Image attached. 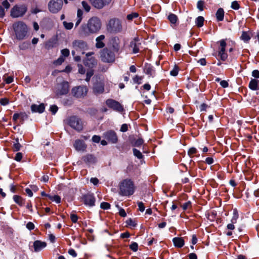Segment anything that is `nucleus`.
Segmentation results:
<instances>
[{"instance_id":"nucleus-1","label":"nucleus","mask_w":259,"mask_h":259,"mask_svg":"<svg viewBox=\"0 0 259 259\" xmlns=\"http://www.w3.org/2000/svg\"><path fill=\"white\" fill-rule=\"evenodd\" d=\"M102 27V22L99 18L96 16L91 18L87 24L81 25L79 34L82 37H87L91 34L98 33Z\"/></svg>"},{"instance_id":"nucleus-2","label":"nucleus","mask_w":259,"mask_h":259,"mask_svg":"<svg viewBox=\"0 0 259 259\" xmlns=\"http://www.w3.org/2000/svg\"><path fill=\"white\" fill-rule=\"evenodd\" d=\"M136 188L134 181L131 179L126 178L119 183V194L122 196H130L134 194Z\"/></svg>"},{"instance_id":"nucleus-3","label":"nucleus","mask_w":259,"mask_h":259,"mask_svg":"<svg viewBox=\"0 0 259 259\" xmlns=\"http://www.w3.org/2000/svg\"><path fill=\"white\" fill-rule=\"evenodd\" d=\"M12 28L17 39L21 40L25 38L28 32V27L24 22H16L13 23Z\"/></svg>"},{"instance_id":"nucleus-4","label":"nucleus","mask_w":259,"mask_h":259,"mask_svg":"<svg viewBox=\"0 0 259 259\" xmlns=\"http://www.w3.org/2000/svg\"><path fill=\"white\" fill-rule=\"evenodd\" d=\"M116 54L110 48L105 47L100 51V59L104 63H113L115 61Z\"/></svg>"},{"instance_id":"nucleus-5","label":"nucleus","mask_w":259,"mask_h":259,"mask_svg":"<svg viewBox=\"0 0 259 259\" xmlns=\"http://www.w3.org/2000/svg\"><path fill=\"white\" fill-rule=\"evenodd\" d=\"M107 30L111 33H118L122 31V26L121 20L116 18L111 19L107 25Z\"/></svg>"},{"instance_id":"nucleus-6","label":"nucleus","mask_w":259,"mask_h":259,"mask_svg":"<svg viewBox=\"0 0 259 259\" xmlns=\"http://www.w3.org/2000/svg\"><path fill=\"white\" fill-rule=\"evenodd\" d=\"M218 43L220 44V47L218 48V53L214 52L212 54V55L216 58L219 57L220 59L223 61H225L228 57V54L226 51V48L227 43L225 39H221Z\"/></svg>"},{"instance_id":"nucleus-7","label":"nucleus","mask_w":259,"mask_h":259,"mask_svg":"<svg viewBox=\"0 0 259 259\" xmlns=\"http://www.w3.org/2000/svg\"><path fill=\"white\" fill-rule=\"evenodd\" d=\"M67 123L74 130L80 132L83 130V123L81 119L78 116L73 115L67 119Z\"/></svg>"},{"instance_id":"nucleus-8","label":"nucleus","mask_w":259,"mask_h":259,"mask_svg":"<svg viewBox=\"0 0 259 259\" xmlns=\"http://www.w3.org/2000/svg\"><path fill=\"white\" fill-rule=\"evenodd\" d=\"M27 10V7L24 5H15L11 9L10 16L12 18H18L23 16Z\"/></svg>"},{"instance_id":"nucleus-9","label":"nucleus","mask_w":259,"mask_h":259,"mask_svg":"<svg viewBox=\"0 0 259 259\" xmlns=\"http://www.w3.org/2000/svg\"><path fill=\"white\" fill-rule=\"evenodd\" d=\"M72 46L75 51L80 53V54L83 55L84 51L89 49L87 42L83 40L76 39L72 42Z\"/></svg>"},{"instance_id":"nucleus-10","label":"nucleus","mask_w":259,"mask_h":259,"mask_svg":"<svg viewBox=\"0 0 259 259\" xmlns=\"http://www.w3.org/2000/svg\"><path fill=\"white\" fill-rule=\"evenodd\" d=\"M94 52H91L85 54V58L83 59V63L84 66L89 67L90 69H93L97 65V60L92 55Z\"/></svg>"},{"instance_id":"nucleus-11","label":"nucleus","mask_w":259,"mask_h":259,"mask_svg":"<svg viewBox=\"0 0 259 259\" xmlns=\"http://www.w3.org/2000/svg\"><path fill=\"white\" fill-rule=\"evenodd\" d=\"M80 199L81 201L86 206L91 207L95 206L96 198L93 193L89 192L87 194H83L82 195Z\"/></svg>"},{"instance_id":"nucleus-12","label":"nucleus","mask_w":259,"mask_h":259,"mask_svg":"<svg viewBox=\"0 0 259 259\" xmlns=\"http://www.w3.org/2000/svg\"><path fill=\"white\" fill-rule=\"evenodd\" d=\"M70 85L67 81L64 80L60 83L56 92V95L60 97L63 95H66L69 91Z\"/></svg>"},{"instance_id":"nucleus-13","label":"nucleus","mask_w":259,"mask_h":259,"mask_svg":"<svg viewBox=\"0 0 259 259\" xmlns=\"http://www.w3.org/2000/svg\"><path fill=\"white\" fill-rule=\"evenodd\" d=\"M120 40L118 36H113L111 37L107 44V47L111 49L117 54L120 53Z\"/></svg>"},{"instance_id":"nucleus-14","label":"nucleus","mask_w":259,"mask_h":259,"mask_svg":"<svg viewBox=\"0 0 259 259\" xmlns=\"http://www.w3.org/2000/svg\"><path fill=\"white\" fill-rule=\"evenodd\" d=\"M106 105L110 109H112L114 111L122 112L124 111V107L119 102L112 99H108L106 101Z\"/></svg>"},{"instance_id":"nucleus-15","label":"nucleus","mask_w":259,"mask_h":259,"mask_svg":"<svg viewBox=\"0 0 259 259\" xmlns=\"http://www.w3.org/2000/svg\"><path fill=\"white\" fill-rule=\"evenodd\" d=\"M62 0H51L48 4V8L51 13H57L62 9Z\"/></svg>"},{"instance_id":"nucleus-16","label":"nucleus","mask_w":259,"mask_h":259,"mask_svg":"<svg viewBox=\"0 0 259 259\" xmlns=\"http://www.w3.org/2000/svg\"><path fill=\"white\" fill-rule=\"evenodd\" d=\"M93 7L97 10H102L110 6L113 0H89Z\"/></svg>"},{"instance_id":"nucleus-17","label":"nucleus","mask_w":259,"mask_h":259,"mask_svg":"<svg viewBox=\"0 0 259 259\" xmlns=\"http://www.w3.org/2000/svg\"><path fill=\"white\" fill-rule=\"evenodd\" d=\"M88 89L84 86H78L74 87L71 90L72 95L77 98L83 97L86 96Z\"/></svg>"},{"instance_id":"nucleus-18","label":"nucleus","mask_w":259,"mask_h":259,"mask_svg":"<svg viewBox=\"0 0 259 259\" xmlns=\"http://www.w3.org/2000/svg\"><path fill=\"white\" fill-rule=\"evenodd\" d=\"M104 137L112 144H116L118 141L117 135L113 130H109L104 133Z\"/></svg>"},{"instance_id":"nucleus-19","label":"nucleus","mask_w":259,"mask_h":259,"mask_svg":"<svg viewBox=\"0 0 259 259\" xmlns=\"http://www.w3.org/2000/svg\"><path fill=\"white\" fill-rule=\"evenodd\" d=\"M81 159L86 164L89 165L95 164L98 161L97 157L92 154H87L83 156Z\"/></svg>"},{"instance_id":"nucleus-20","label":"nucleus","mask_w":259,"mask_h":259,"mask_svg":"<svg viewBox=\"0 0 259 259\" xmlns=\"http://www.w3.org/2000/svg\"><path fill=\"white\" fill-rule=\"evenodd\" d=\"M141 45L140 40L138 37H135L131 42L130 47L132 48L133 54H137L139 52V47Z\"/></svg>"},{"instance_id":"nucleus-21","label":"nucleus","mask_w":259,"mask_h":259,"mask_svg":"<svg viewBox=\"0 0 259 259\" xmlns=\"http://www.w3.org/2000/svg\"><path fill=\"white\" fill-rule=\"evenodd\" d=\"M129 141L132 146L135 147H140L144 143V140L141 137L136 139L134 136L129 137Z\"/></svg>"},{"instance_id":"nucleus-22","label":"nucleus","mask_w":259,"mask_h":259,"mask_svg":"<svg viewBox=\"0 0 259 259\" xmlns=\"http://www.w3.org/2000/svg\"><path fill=\"white\" fill-rule=\"evenodd\" d=\"M144 72L147 75L152 77H154L155 75V70L153 66L148 63H145L144 64Z\"/></svg>"},{"instance_id":"nucleus-23","label":"nucleus","mask_w":259,"mask_h":259,"mask_svg":"<svg viewBox=\"0 0 259 259\" xmlns=\"http://www.w3.org/2000/svg\"><path fill=\"white\" fill-rule=\"evenodd\" d=\"M73 146L75 149L78 151H84L87 149V145L82 140L77 139L74 142Z\"/></svg>"},{"instance_id":"nucleus-24","label":"nucleus","mask_w":259,"mask_h":259,"mask_svg":"<svg viewBox=\"0 0 259 259\" xmlns=\"http://www.w3.org/2000/svg\"><path fill=\"white\" fill-rule=\"evenodd\" d=\"M30 108L32 113H38L41 114L45 111V105L44 103H41L38 105L33 104L31 105Z\"/></svg>"},{"instance_id":"nucleus-25","label":"nucleus","mask_w":259,"mask_h":259,"mask_svg":"<svg viewBox=\"0 0 259 259\" xmlns=\"http://www.w3.org/2000/svg\"><path fill=\"white\" fill-rule=\"evenodd\" d=\"M33 246L34 251L39 252L47 246V243L40 240H36L33 242Z\"/></svg>"},{"instance_id":"nucleus-26","label":"nucleus","mask_w":259,"mask_h":259,"mask_svg":"<svg viewBox=\"0 0 259 259\" xmlns=\"http://www.w3.org/2000/svg\"><path fill=\"white\" fill-rule=\"evenodd\" d=\"M233 211V216L232 217L231 223L228 224L227 225V227H234V224L237 223V221L239 218V211L236 208H233L232 209Z\"/></svg>"},{"instance_id":"nucleus-27","label":"nucleus","mask_w":259,"mask_h":259,"mask_svg":"<svg viewBox=\"0 0 259 259\" xmlns=\"http://www.w3.org/2000/svg\"><path fill=\"white\" fill-rule=\"evenodd\" d=\"M105 35L102 34L96 38V43L95 46L97 49H103L104 48L105 44L103 42V40L105 39Z\"/></svg>"},{"instance_id":"nucleus-28","label":"nucleus","mask_w":259,"mask_h":259,"mask_svg":"<svg viewBox=\"0 0 259 259\" xmlns=\"http://www.w3.org/2000/svg\"><path fill=\"white\" fill-rule=\"evenodd\" d=\"M249 88L252 91H257L259 90V80L256 79L251 78L249 84Z\"/></svg>"},{"instance_id":"nucleus-29","label":"nucleus","mask_w":259,"mask_h":259,"mask_svg":"<svg viewBox=\"0 0 259 259\" xmlns=\"http://www.w3.org/2000/svg\"><path fill=\"white\" fill-rule=\"evenodd\" d=\"M93 91L95 94H102L104 92V86L102 83H97L93 87Z\"/></svg>"},{"instance_id":"nucleus-30","label":"nucleus","mask_w":259,"mask_h":259,"mask_svg":"<svg viewBox=\"0 0 259 259\" xmlns=\"http://www.w3.org/2000/svg\"><path fill=\"white\" fill-rule=\"evenodd\" d=\"M174 245L178 248L182 247L185 244V241L182 238L175 237L172 239Z\"/></svg>"},{"instance_id":"nucleus-31","label":"nucleus","mask_w":259,"mask_h":259,"mask_svg":"<svg viewBox=\"0 0 259 259\" xmlns=\"http://www.w3.org/2000/svg\"><path fill=\"white\" fill-rule=\"evenodd\" d=\"M250 34L252 36L253 33L250 31H243L240 36V39L245 42H248L251 38Z\"/></svg>"},{"instance_id":"nucleus-32","label":"nucleus","mask_w":259,"mask_h":259,"mask_svg":"<svg viewBox=\"0 0 259 259\" xmlns=\"http://www.w3.org/2000/svg\"><path fill=\"white\" fill-rule=\"evenodd\" d=\"M14 202L20 206H23L25 204V200L21 196L15 195L13 197Z\"/></svg>"},{"instance_id":"nucleus-33","label":"nucleus","mask_w":259,"mask_h":259,"mask_svg":"<svg viewBox=\"0 0 259 259\" xmlns=\"http://www.w3.org/2000/svg\"><path fill=\"white\" fill-rule=\"evenodd\" d=\"M224 14L225 12L223 8H220L218 9L215 13V17L217 21L220 22L223 21L224 19Z\"/></svg>"},{"instance_id":"nucleus-34","label":"nucleus","mask_w":259,"mask_h":259,"mask_svg":"<svg viewBox=\"0 0 259 259\" xmlns=\"http://www.w3.org/2000/svg\"><path fill=\"white\" fill-rule=\"evenodd\" d=\"M57 44V40L56 39H49L45 43V48L47 50H50L54 47H56Z\"/></svg>"},{"instance_id":"nucleus-35","label":"nucleus","mask_w":259,"mask_h":259,"mask_svg":"<svg viewBox=\"0 0 259 259\" xmlns=\"http://www.w3.org/2000/svg\"><path fill=\"white\" fill-rule=\"evenodd\" d=\"M167 19L169 21L171 25L176 26L178 18L176 15L173 13H170L167 16Z\"/></svg>"},{"instance_id":"nucleus-36","label":"nucleus","mask_w":259,"mask_h":259,"mask_svg":"<svg viewBox=\"0 0 259 259\" xmlns=\"http://www.w3.org/2000/svg\"><path fill=\"white\" fill-rule=\"evenodd\" d=\"M179 205L182 208L183 211L191 209L192 207V202L191 201H188L187 202L183 204L181 202H179Z\"/></svg>"},{"instance_id":"nucleus-37","label":"nucleus","mask_w":259,"mask_h":259,"mask_svg":"<svg viewBox=\"0 0 259 259\" xmlns=\"http://www.w3.org/2000/svg\"><path fill=\"white\" fill-rule=\"evenodd\" d=\"M205 215L207 219L211 222L214 221L217 217V212L214 210H212L207 212Z\"/></svg>"},{"instance_id":"nucleus-38","label":"nucleus","mask_w":259,"mask_h":259,"mask_svg":"<svg viewBox=\"0 0 259 259\" xmlns=\"http://www.w3.org/2000/svg\"><path fill=\"white\" fill-rule=\"evenodd\" d=\"M204 18L202 16H198L195 20L196 25L200 28L204 25Z\"/></svg>"},{"instance_id":"nucleus-39","label":"nucleus","mask_w":259,"mask_h":259,"mask_svg":"<svg viewBox=\"0 0 259 259\" xmlns=\"http://www.w3.org/2000/svg\"><path fill=\"white\" fill-rule=\"evenodd\" d=\"M133 154L139 159H142L144 158V155L142 152L136 148H133Z\"/></svg>"},{"instance_id":"nucleus-40","label":"nucleus","mask_w":259,"mask_h":259,"mask_svg":"<svg viewBox=\"0 0 259 259\" xmlns=\"http://www.w3.org/2000/svg\"><path fill=\"white\" fill-rule=\"evenodd\" d=\"M139 16L137 12H133L126 16V19L129 21H132L134 19L137 18Z\"/></svg>"},{"instance_id":"nucleus-41","label":"nucleus","mask_w":259,"mask_h":259,"mask_svg":"<svg viewBox=\"0 0 259 259\" xmlns=\"http://www.w3.org/2000/svg\"><path fill=\"white\" fill-rule=\"evenodd\" d=\"M48 198L50 200L55 201L57 203H60L61 202V197L58 195H55L54 196L49 195Z\"/></svg>"},{"instance_id":"nucleus-42","label":"nucleus","mask_w":259,"mask_h":259,"mask_svg":"<svg viewBox=\"0 0 259 259\" xmlns=\"http://www.w3.org/2000/svg\"><path fill=\"white\" fill-rule=\"evenodd\" d=\"M179 70V67L177 65L175 64L173 69L170 71V75L173 76H176L177 75H178Z\"/></svg>"},{"instance_id":"nucleus-43","label":"nucleus","mask_w":259,"mask_h":259,"mask_svg":"<svg viewBox=\"0 0 259 259\" xmlns=\"http://www.w3.org/2000/svg\"><path fill=\"white\" fill-rule=\"evenodd\" d=\"M20 123L21 124H23L24 120L27 119L28 118V114L25 112H20Z\"/></svg>"},{"instance_id":"nucleus-44","label":"nucleus","mask_w":259,"mask_h":259,"mask_svg":"<svg viewBox=\"0 0 259 259\" xmlns=\"http://www.w3.org/2000/svg\"><path fill=\"white\" fill-rule=\"evenodd\" d=\"M30 46V42L29 41H25L19 45V48L22 50H25L28 49Z\"/></svg>"},{"instance_id":"nucleus-45","label":"nucleus","mask_w":259,"mask_h":259,"mask_svg":"<svg viewBox=\"0 0 259 259\" xmlns=\"http://www.w3.org/2000/svg\"><path fill=\"white\" fill-rule=\"evenodd\" d=\"M94 71L93 69H89L87 71L86 73V78L85 79L86 81L89 82L90 80L91 77L94 74Z\"/></svg>"},{"instance_id":"nucleus-46","label":"nucleus","mask_w":259,"mask_h":259,"mask_svg":"<svg viewBox=\"0 0 259 259\" xmlns=\"http://www.w3.org/2000/svg\"><path fill=\"white\" fill-rule=\"evenodd\" d=\"M231 8L233 10H237L240 9V6L238 1H234L231 3Z\"/></svg>"},{"instance_id":"nucleus-47","label":"nucleus","mask_w":259,"mask_h":259,"mask_svg":"<svg viewBox=\"0 0 259 259\" xmlns=\"http://www.w3.org/2000/svg\"><path fill=\"white\" fill-rule=\"evenodd\" d=\"M126 223L127 225H128L131 227H136L137 225L136 220L135 219H132L131 218L127 220L126 221Z\"/></svg>"},{"instance_id":"nucleus-48","label":"nucleus","mask_w":259,"mask_h":259,"mask_svg":"<svg viewBox=\"0 0 259 259\" xmlns=\"http://www.w3.org/2000/svg\"><path fill=\"white\" fill-rule=\"evenodd\" d=\"M197 152L198 151L196 148L191 147L188 151V155L190 157L192 158L193 155L196 154Z\"/></svg>"},{"instance_id":"nucleus-49","label":"nucleus","mask_w":259,"mask_h":259,"mask_svg":"<svg viewBox=\"0 0 259 259\" xmlns=\"http://www.w3.org/2000/svg\"><path fill=\"white\" fill-rule=\"evenodd\" d=\"M204 2L202 0H199L197 3V8L200 11H202L204 10Z\"/></svg>"},{"instance_id":"nucleus-50","label":"nucleus","mask_w":259,"mask_h":259,"mask_svg":"<svg viewBox=\"0 0 259 259\" xmlns=\"http://www.w3.org/2000/svg\"><path fill=\"white\" fill-rule=\"evenodd\" d=\"M6 74H5L3 76V79H4V81L6 82V83H7V84H10L12 82H13V81H14V77H13V76H8L7 77H6Z\"/></svg>"},{"instance_id":"nucleus-51","label":"nucleus","mask_w":259,"mask_h":259,"mask_svg":"<svg viewBox=\"0 0 259 259\" xmlns=\"http://www.w3.org/2000/svg\"><path fill=\"white\" fill-rule=\"evenodd\" d=\"M130 149V146L126 143H124L120 147L119 150L121 152H126Z\"/></svg>"},{"instance_id":"nucleus-52","label":"nucleus","mask_w":259,"mask_h":259,"mask_svg":"<svg viewBox=\"0 0 259 259\" xmlns=\"http://www.w3.org/2000/svg\"><path fill=\"white\" fill-rule=\"evenodd\" d=\"M110 204L108 202H102L100 204V207L101 208L104 209V210H107L110 208Z\"/></svg>"},{"instance_id":"nucleus-53","label":"nucleus","mask_w":259,"mask_h":259,"mask_svg":"<svg viewBox=\"0 0 259 259\" xmlns=\"http://www.w3.org/2000/svg\"><path fill=\"white\" fill-rule=\"evenodd\" d=\"M63 104L64 106H70L73 104V101L71 98H66L63 100Z\"/></svg>"},{"instance_id":"nucleus-54","label":"nucleus","mask_w":259,"mask_h":259,"mask_svg":"<svg viewBox=\"0 0 259 259\" xmlns=\"http://www.w3.org/2000/svg\"><path fill=\"white\" fill-rule=\"evenodd\" d=\"M71 54L73 57V59L76 62H80L81 61V57L80 56V53H79V55H76V51L74 50L72 51Z\"/></svg>"},{"instance_id":"nucleus-55","label":"nucleus","mask_w":259,"mask_h":259,"mask_svg":"<svg viewBox=\"0 0 259 259\" xmlns=\"http://www.w3.org/2000/svg\"><path fill=\"white\" fill-rule=\"evenodd\" d=\"M22 147V146L19 143H14L12 149L14 152H18L20 150Z\"/></svg>"},{"instance_id":"nucleus-56","label":"nucleus","mask_w":259,"mask_h":259,"mask_svg":"<svg viewBox=\"0 0 259 259\" xmlns=\"http://www.w3.org/2000/svg\"><path fill=\"white\" fill-rule=\"evenodd\" d=\"M143 76H140L138 75H136L133 78V81L134 83H137L138 84H140L142 83L141 80H142Z\"/></svg>"},{"instance_id":"nucleus-57","label":"nucleus","mask_w":259,"mask_h":259,"mask_svg":"<svg viewBox=\"0 0 259 259\" xmlns=\"http://www.w3.org/2000/svg\"><path fill=\"white\" fill-rule=\"evenodd\" d=\"M98 110L95 108H90L88 109V113L91 116H95L98 113Z\"/></svg>"},{"instance_id":"nucleus-58","label":"nucleus","mask_w":259,"mask_h":259,"mask_svg":"<svg viewBox=\"0 0 259 259\" xmlns=\"http://www.w3.org/2000/svg\"><path fill=\"white\" fill-rule=\"evenodd\" d=\"M81 4L86 12H89L90 11L91 7L87 2L83 1L81 2Z\"/></svg>"},{"instance_id":"nucleus-59","label":"nucleus","mask_w":259,"mask_h":259,"mask_svg":"<svg viewBox=\"0 0 259 259\" xmlns=\"http://www.w3.org/2000/svg\"><path fill=\"white\" fill-rule=\"evenodd\" d=\"M63 23L64 27L67 30L71 29L73 26V24L72 22H67L66 21H64Z\"/></svg>"},{"instance_id":"nucleus-60","label":"nucleus","mask_w":259,"mask_h":259,"mask_svg":"<svg viewBox=\"0 0 259 259\" xmlns=\"http://www.w3.org/2000/svg\"><path fill=\"white\" fill-rule=\"evenodd\" d=\"M64 60L63 56H60L56 60L54 61V64L56 65H60L64 61Z\"/></svg>"},{"instance_id":"nucleus-61","label":"nucleus","mask_w":259,"mask_h":259,"mask_svg":"<svg viewBox=\"0 0 259 259\" xmlns=\"http://www.w3.org/2000/svg\"><path fill=\"white\" fill-rule=\"evenodd\" d=\"M58 110V107L56 105H51L50 107V111L53 115H55Z\"/></svg>"},{"instance_id":"nucleus-62","label":"nucleus","mask_w":259,"mask_h":259,"mask_svg":"<svg viewBox=\"0 0 259 259\" xmlns=\"http://www.w3.org/2000/svg\"><path fill=\"white\" fill-rule=\"evenodd\" d=\"M9 103V100L7 98L0 99V104L2 106H6Z\"/></svg>"},{"instance_id":"nucleus-63","label":"nucleus","mask_w":259,"mask_h":259,"mask_svg":"<svg viewBox=\"0 0 259 259\" xmlns=\"http://www.w3.org/2000/svg\"><path fill=\"white\" fill-rule=\"evenodd\" d=\"M130 248L134 251H137L138 249V245L136 242H132L130 245Z\"/></svg>"},{"instance_id":"nucleus-64","label":"nucleus","mask_w":259,"mask_h":259,"mask_svg":"<svg viewBox=\"0 0 259 259\" xmlns=\"http://www.w3.org/2000/svg\"><path fill=\"white\" fill-rule=\"evenodd\" d=\"M61 53L62 56L65 57H67L70 54L69 50L68 49H64L62 50Z\"/></svg>"}]
</instances>
